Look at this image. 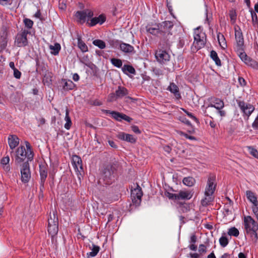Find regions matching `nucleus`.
<instances>
[{
	"instance_id": "1",
	"label": "nucleus",
	"mask_w": 258,
	"mask_h": 258,
	"mask_svg": "<svg viewBox=\"0 0 258 258\" xmlns=\"http://www.w3.org/2000/svg\"><path fill=\"white\" fill-rule=\"evenodd\" d=\"M173 26L171 21H164L154 26L148 25L146 26V30L148 33L160 38L159 47L163 49H169L173 38L172 34L170 31Z\"/></svg>"
},
{
	"instance_id": "2",
	"label": "nucleus",
	"mask_w": 258,
	"mask_h": 258,
	"mask_svg": "<svg viewBox=\"0 0 258 258\" xmlns=\"http://www.w3.org/2000/svg\"><path fill=\"white\" fill-rule=\"evenodd\" d=\"M25 143L26 149L24 146H21L18 148L16 151L15 163L17 165H21L26 162L29 163L33 159L34 154L30 143L28 141H25Z\"/></svg>"
},
{
	"instance_id": "3",
	"label": "nucleus",
	"mask_w": 258,
	"mask_h": 258,
	"mask_svg": "<svg viewBox=\"0 0 258 258\" xmlns=\"http://www.w3.org/2000/svg\"><path fill=\"white\" fill-rule=\"evenodd\" d=\"M93 12L89 9H85L82 11H77L76 17L80 21L85 22L87 18H91L90 22L88 23L90 26H94L97 24H102L106 21V17L104 14H101L98 17L92 18L93 16Z\"/></svg>"
},
{
	"instance_id": "4",
	"label": "nucleus",
	"mask_w": 258,
	"mask_h": 258,
	"mask_svg": "<svg viewBox=\"0 0 258 258\" xmlns=\"http://www.w3.org/2000/svg\"><path fill=\"white\" fill-rule=\"evenodd\" d=\"M244 227L247 234L249 235L251 241L255 243L257 242L258 236L256 233L258 230V224L251 216H247L244 217Z\"/></svg>"
},
{
	"instance_id": "5",
	"label": "nucleus",
	"mask_w": 258,
	"mask_h": 258,
	"mask_svg": "<svg viewBox=\"0 0 258 258\" xmlns=\"http://www.w3.org/2000/svg\"><path fill=\"white\" fill-rule=\"evenodd\" d=\"M116 168L114 165H107L102 170L101 178L104 181L105 184H110L114 178Z\"/></svg>"
},
{
	"instance_id": "6",
	"label": "nucleus",
	"mask_w": 258,
	"mask_h": 258,
	"mask_svg": "<svg viewBox=\"0 0 258 258\" xmlns=\"http://www.w3.org/2000/svg\"><path fill=\"white\" fill-rule=\"evenodd\" d=\"M58 220L56 214L53 212L50 214L48 219V232L53 238L58 232Z\"/></svg>"
},
{
	"instance_id": "7",
	"label": "nucleus",
	"mask_w": 258,
	"mask_h": 258,
	"mask_svg": "<svg viewBox=\"0 0 258 258\" xmlns=\"http://www.w3.org/2000/svg\"><path fill=\"white\" fill-rule=\"evenodd\" d=\"M194 44L198 49H201L205 46L206 43V35L204 33L199 32V29L197 28L195 31Z\"/></svg>"
},
{
	"instance_id": "8",
	"label": "nucleus",
	"mask_w": 258,
	"mask_h": 258,
	"mask_svg": "<svg viewBox=\"0 0 258 258\" xmlns=\"http://www.w3.org/2000/svg\"><path fill=\"white\" fill-rule=\"evenodd\" d=\"M29 32L27 30H23L17 34L15 41V44L18 47H23L27 45V35Z\"/></svg>"
},
{
	"instance_id": "9",
	"label": "nucleus",
	"mask_w": 258,
	"mask_h": 258,
	"mask_svg": "<svg viewBox=\"0 0 258 258\" xmlns=\"http://www.w3.org/2000/svg\"><path fill=\"white\" fill-rule=\"evenodd\" d=\"M216 185V175L210 174L208 178L207 185L205 193L209 195H213L215 190Z\"/></svg>"
},
{
	"instance_id": "10",
	"label": "nucleus",
	"mask_w": 258,
	"mask_h": 258,
	"mask_svg": "<svg viewBox=\"0 0 258 258\" xmlns=\"http://www.w3.org/2000/svg\"><path fill=\"white\" fill-rule=\"evenodd\" d=\"M19 166H21L22 181L24 183H27L31 178L29 164L26 162Z\"/></svg>"
},
{
	"instance_id": "11",
	"label": "nucleus",
	"mask_w": 258,
	"mask_h": 258,
	"mask_svg": "<svg viewBox=\"0 0 258 258\" xmlns=\"http://www.w3.org/2000/svg\"><path fill=\"white\" fill-rule=\"evenodd\" d=\"M143 192L141 187L137 184V187L131 190V198L133 203L136 206L140 204Z\"/></svg>"
},
{
	"instance_id": "12",
	"label": "nucleus",
	"mask_w": 258,
	"mask_h": 258,
	"mask_svg": "<svg viewBox=\"0 0 258 258\" xmlns=\"http://www.w3.org/2000/svg\"><path fill=\"white\" fill-rule=\"evenodd\" d=\"M160 48L161 49L156 52L155 56L158 61L164 63L169 60L170 55L166 52L167 49L161 48L160 47Z\"/></svg>"
},
{
	"instance_id": "13",
	"label": "nucleus",
	"mask_w": 258,
	"mask_h": 258,
	"mask_svg": "<svg viewBox=\"0 0 258 258\" xmlns=\"http://www.w3.org/2000/svg\"><path fill=\"white\" fill-rule=\"evenodd\" d=\"M236 102L242 112L248 117L254 110V107L251 104H247L243 101L236 100Z\"/></svg>"
},
{
	"instance_id": "14",
	"label": "nucleus",
	"mask_w": 258,
	"mask_h": 258,
	"mask_svg": "<svg viewBox=\"0 0 258 258\" xmlns=\"http://www.w3.org/2000/svg\"><path fill=\"white\" fill-rule=\"evenodd\" d=\"M237 27L238 29L235 28V37L236 42V50L238 48L244 47L242 33L240 28L238 26Z\"/></svg>"
},
{
	"instance_id": "15",
	"label": "nucleus",
	"mask_w": 258,
	"mask_h": 258,
	"mask_svg": "<svg viewBox=\"0 0 258 258\" xmlns=\"http://www.w3.org/2000/svg\"><path fill=\"white\" fill-rule=\"evenodd\" d=\"M213 107L217 110V112L222 117L226 115V112L222 109L224 107V103L223 100L219 98H216L213 101Z\"/></svg>"
},
{
	"instance_id": "16",
	"label": "nucleus",
	"mask_w": 258,
	"mask_h": 258,
	"mask_svg": "<svg viewBox=\"0 0 258 258\" xmlns=\"http://www.w3.org/2000/svg\"><path fill=\"white\" fill-rule=\"evenodd\" d=\"M40 190L42 191L44 188V184L46 178L47 176V171L46 167L44 165H40Z\"/></svg>"
},
{
	"instance_id": "17",
	"label": "nucleus",
	"mask_w": 258,
	"mask_h": 258,
	"mask_svg": "<svg viewBox=\"0 0 258 258\" xmlns=\"http://www.w3.org/2000/svg\"><path fill=\"white\" fill-rule=\"evenodd\" d=\"M119 48L124 53H131L135 51L134 47L132 45L122 42L119 43Z\"/></svg>"
},
{
	"instance_id": "18",
	"label": "nucleus",
	"mask_w": 258,
	"mask_h": 258,
	"mask_svg": "<svg viewBox=\"0 0 258 258\" xmlns=\"http://www.w3.org/2000/svg\"><path fill=\"white\" fill-rule=\"evenodd\" d=\"M9 145L11 149H14L19 143V139L16 135H10L8 138Z\"/></svg>"
},
{
	"instance_id": "19",
	"label": "nucleus",
	"mask_w": 258,
	"mask_h": 258,
	"mask_svg": "<svg viewBox=\"0 0 258 258\" xmlns=\"http://www.w3.org/2000/svg\"><path fill=\"white\" fill-rule=\"evenodd\" d=\"M115 95L118 99L122 98L128 94V91L126 88L122 86H118L117 89L115 91Z\"/></svg>"
},
{
	"instance_id": "20",
	"label": "nucleus",
	"mask_w": 258,
	"mask_h": 258,
	"mask_svg": "<svg viewBox=\"0 0 258 258\" xmlns=\"http://www.w3.org/2000/svg\"><path fill=\"white\" fill-rule=\"evenodd\" d=\"M236 53L242 61L246 64L250 57L244 52V47L238 48L236 50Z\"/></svg>"
},
{
	"instance_id": "21",
	"label": "nucleus",
	"mask_w": 258,
	"mask_h": 258,
	"mask_svg": "<svg viewBox=\"0 0 258 258\" xmlns=\"http://www.w3.org/2000/svg\"><path fill=\"white\" fill-rule=\"evenodd\" d=\"M167 90H169L171 93H173L176 99H178L181 98L178 87L174 83H170V85L167 88Z\"/></svg>"
},
{
	"instance_id": "22",
	"label": "nucleus",
	"mask_w": 258,
	"mask_h": 258,
	"mask_svg": "<svg viewBox=\"0 0 258 258\" xmlns=\"http://www.w3.org/2000/svg\"><path fill=\"white\" fill-rule=\"evenodd\" d=\"M72 160L75 168L78 170L79 168L82 170L83 169L82 164V161L80 157L77 155H73L72 157Z\"/></svg>"
},
{
	"instance_id": "23",
	"label": "nucleus",
	"mask_w": 258,
	"mask_h": 258,
	"mask_svg": "<svg viewBox=\"0 0 258 258\" xmlns=\"http://www.w3.org/2000/svg\"><path fill=\"white\" fill-rule=\"evenodd\" d=\"M177 200H189L191 198V195L188 191H180L178 194H176Z\"/></svg>"
},
{
	"instance_id": "24",
	"label": "nucleus",
	"mask_w": 258,
	"mask_h": 258,
	"mask_svg": "<svg viewBox=\"0 0 258 258\" xmlns=\"http://www.w3.org/2000/svg\"><path fill=\"white\" fill-rule=\"evenodd\" d=\"M246 195L248 200L252 203L253 205L258 204L257 198L254 193L250 190H247Z\"/></svg>"
},
{
	"instance_id": "25",
	"label": "nucleus",
	"mask_w": 258,
	"mask_h": 258,
	"mask_svg": "<svg viewBox=\"0 0 258 258\" xmlns=\"http://www.w3.org/2000/svg\"><path fill=\"white\" fill-rule=\"evenodd\" d=\"M205 198L204 199H203V200H202L201 204L203 206L206 207L208 205H209V204H210V203L211 202H213V201L214 200V197H212L213 195H209L206 194L205 193Z\"/></svg>"
},
{
	"instance_id": "26",
	"label": "nucleus",
	"mask_w": 258,
	"mask_h": 258,
	"mask_svg": "<svg viewBox=\"0 0 258 258\" xmlns=\"http://www.w3.org/2000/svg\"><path fill=\"white\" fill-rule=\"evenodd\" d=\"M216 112V111L214 107H213V104L209 105L208 106L205 107V109L204 110V113L205 115L209 116L211 118L212 117V116L214 115Z\"/></svg>"
},
{
	"instance_id": "27",
	"label": "nucleus",
	"mask_w": 258,
	"mask_h": 258,
	"mask_svg": "<svg viewBox=\"0 0 258 258\" xmlns=\"http://www.w3.org/2000/svg\"><path fill=\"white\" fill-rule=\"evenodd\" d=\"M217 38L220 47L223 49H225L227 47V43L223 35L219 33L217 35Z\"/></svg>"
},
{
	"instance_id": "28",
	"label": "nucleus",
	"mask_w": 258,
	"mask_h": 258,
	"mask_svg": "<svg viewBox=\"0 0 258 258\" xmlns=\"http://www.w3.org/2000/svg\"><path fill=\"white\" fill-rule=\"evenodd\" d=\"M210 56L212 59L215 61L216 65L221 66V60L219 59L217 52L214 50H212L210 53Z\"/></svg>"
},
{
	"instance_id": "29",
	"label": "nucleus",
	"mask_w": 258,
	"mask_h": 258,
	"mask_svg": "<svg viewBox=\"0 0 258 258\" xmlns=\"http://www.w3.org/2000/svg\"><path fill=\"white\" fill-rule=\"evenodd\" d=\"M62 82L63 83V88L64 90H72L74 87V84L71 80L66 81V80H62Z\"/></svg>"
},
{
	"instance_id": "30",
	"label": "nucleus",
	"mask_w": 258,
	"mask_h": 258,
	"mask_svg": "<svg viewBox=\"0 0 258 258\" xmlns=\"http://www.w3.org/2000/svg\"><path fill=\"white\" fill-rule=\"evenodd\" d=\"M122 71L125 74H127V72L132 74H136L135 69L132 66L128 64H124L122 68Z\"/></svg>"
},
{
	"instance_id": "31",
	"label": "nucleus",
	"mask_w": 258,
	"mask_h": 258,
	"mask_svg": "<svg viewBox=\"0 0 258 258\" xmlns=\"http://www.w3.org/2000/svg\"><path fill=\"white\" fill-rule=\"evenodd\" d=\"M102 111L106 113H109L111 114L112 117L115 119L117 121H120V113L114 111H110L108 110L103 109Z\"/></svg>"
},
{
	"instance_id": "32",
	"label": "nucleus",
	"mask_w": 258,
	"mask_h": 258,
	"mask_svg": "<svg viewBox=\"0 0 258 258\" xmlns=\"http://www.w3.org/2000/svg\"><path fill=\"white\" fill-rule=\"evenodd\" d=\"M182 182L185 185L188 186H191L195 184V179L193 177L189 176L184 177Z\"/></svg>"
},
{
	"instance_id": "33",
	"label": "nucleus",
	"mask_w": 258,
	"mask_h": 258,
	"mask_svg": "<svg viewBox=\"0 0 258 258\" xmlns=\"http://www.w3.org/2000/svg\"><path fill=\"white\" fill-rule=\"evenodd\" d=\"M78 46L83 52H86L88 51L87 46L82 40L80 37H78Z\"/></svg>"
},
{
	"instance_id": "34",
	"label": "nucleus",
	"mask_w": 258,
	"mask_h": 258,
	"mask_svg": "<svg viewBox=\"0 0 258 258\" xmlns=\"http://www.w3.org/2000/svg\"><path fill=\"white\" fill-rule=\"evenodd\" d=\"M179 208L180 210L183 213H186L189 211L190 209V205L185 203H179Z\"/></svg>"
},
{
	"instance_id": "35",
	"label": "nucleus",
	"mask_w": 258,
	"mask_h": 258,
	"mask_svg": "<svg viewBox=\"0 0 258 258\" xmlns=\"http://www.w3.org/2000/svg\"><path fill=\"white\" fill-rule=\"evenodd\" d=\"M99 250H100L99 246L93 244L92 248H91L92 251L90 252L89 253H88L87 254L88 256H90L91 257H94L97 254Z\"/></svg>"
},
{
	"instance_id": "36",
	"label": "nucleus",
	"mask_w": 258,
	"mask_h": 258,
	"mask_svg": "<svg viewBox=\"0 0 258 258\" xmlns=\"http://www.w3.org/2000/svg\"><path fill=\"white\" fill-rule=\"evenodd\" d=\"M65 120L66 121V123L64 124V127L67 130H69L72 125V121L69 116V110L68 109L66 110Z\"/></svg>"
},
{
	"instance_id": "37",
	"label": "nucleus",
	"mask_w": 258,
	"mask_h": 258,
	"mask_svg": "<svg viewBox=\"0 0 258 258\" xmlns=\"http://www.w3.org/2000/svg\"><path fill=\"white\" fill-rule=\"evenodd\" d=\"M50 49L53 51L51 52L54 55H57L60 49V45L59 43H55L54 45H50Z\"/></svg>"
},
{
	"instance_id": "38",
	"label": "nucleus",
	"mask_w": 258,
	"mask_h": 258,
	"mask_svg": "<svg viewBox=\"0 0 258 258\" xmlns=\"http://www.w3.org/2000/svg\"><path fill=\"white\" fill-rule=\"evenodd\" d=\"M228 234L230 236L237 237L239 234V232L237 228L233 227L228 229Z\"/></svg>"
},
{
	"instance_id": "39",
	"label": "nucleus",
	"mask_w": 258,
	"mask_h": 258,
	"mask_svg": "<svg viewBox=\"0 0 258 258\" xmlns=\"http://www.w3.org/2000/svg\"><path fill=\"white\" fill-rule=\"evenodd\" d=\"M93 44L94 45L98 46L100 49H103L106 46L105 43L103 41L100 39H96L94 40Z\"/></svg>"
},
{
	"instance_id": "40",
	"label": "nucleus",
	"mask_w": 258,
	"mask_h": 258,
	"mask_svg": "<svg viewBox=\"0 0 258 258\" xmlns=\"http://www.w3.org/2000/svg\"><path fill=\"white\" fill-rule=\"evenodd\" d=\"M110 61L113 66L117 68H120L122 65V60L120 59L113 58L111 59Z\"/></svg>"
},
{
	"instance_id": "41",
	"label": "nucleus",
	"mask_w": 258,
	"mask_h": 258,
	"mask_svg": "<svg viewBox=\"0 0 258 258\" xmlns=\"http://www.w3.org/2000/svg\"><path fill=\"white\" fill-rule=\"evenodd\" d=\"M246 64L254 69L258 70V62L251 58L249 59Z\"/></svg>"
},
{
	"instance_id": "42",
	"label": "nucleus",
	"mask_w": 258,
	"mask_h": 258,
	"mask_svg": "<svg viewBox=\"0 0 258 258\" xmlns=\"http://www.w3.org/2000/svg\"><path fill=\"white\" fill-rule=\"evenodd\" d=\"M51 74L48 72L45 74L43 77V82L44 84L47 83L49 84L51 82Z\"/></svg>"
},
{
	"instance_id": "43",
	"label": "nucleus",
	"mask_w": 258,
	"mask_h": 258,
	"mask_svg": "<svg viewBox=\"0 0 258 258\" xmlns=\"http://www.w3.org/2000/svg\"><path fill=\"white\" fill-rule=\"evenodd\" d=\"M219 242L221 246L224 247L228 244V240L225 236H222L219 239Z\"/></svg>"
},
{
	"instance_id": "44",
	"label": "nucleus",
	"mask_w": 258,
	"mask_h": 258,
	"mask_svg": "<svg viewBox=\"0 0 258 258\" xmlns=\"http://www.w3.org/2000/svg\"><path fill=\"white\" fill-rule=\"evenodd\" d=\"M24 23L25 27L28 29L31 28L33 25V22L31 20L27 18H25L24 20Z\"/></svg>"
},
{
	"instance_id": "45",
	"label": "nucleus",
	"mask_w": 258,
	"mask_h": 258,
	"mask_svg": "<svg viewBox=\"0 0 258 258\" xmlns=\"http://www.w3.org/2000/svg\"><path fill=\"white\" fill-rule=\"evenodd\" d=\"M125 141L131 143H135L136 142V139L133 135L126 134Z\"/></svg>"
},
{
	"instance_id": "46",
	"label": "nucleus",
	"mask_w": 258,
	"mask_h": 258,
	"mask_svg": "<svg viewBox=\"0 0 258 258\" xmlns=\"http://www.w3.org/2000/svg\"><path fill=\"white\" fill-rule=\"evenodd\" d=\"M117 99H118V98L115 95V92L109 94L107 97V101L109 102H112Z\"/></svg>"
},
{
	"instance_id": "47",
	"label": "nucleus",
	"mask_w": 258,
	"mask_h": 258,
	"mask_svg": "<svg viewBox=\"0 0 258 258\" xmlns=\"http://www.w3.org/2000/svg\"><path fill=\"white\" fill-rule=\"evenodd\" d=\"M250 13L252 21L253 23V25H254L257 23V16L256 13L252 9L250 10Z\"/></svg>"
},
{
	"instance_id": "48",
	"label": "nucleus",
	"mask_w": 258,
	"mask_h": 258,
	"mask_svg": "<svg viewBox=\"0 0 258 258\" xmlns=\"http://www.w3.org/2000/svg\"><path fill=\"white\" fill-rule=\"evenodd\" d=\"M229 16L231 19V23L234 24L235 22L236 19V14L234 11H230L229 13Z\"/></svg>"
},
{
	"instance_id": "49",
	"label": "nucleus",
	"mask_w": 258,
	"mask_h": 258,
	"mask_svg": "<svg viewBox=\"0 0 258 258\" xmlns=\"http://www.w3.org/2000/svg\"><path fill=\"white\" fill-rule=\"evenodd\" d=\"M165 195L170 200H177V196H176V194H172L169 192H167L166 193H165Z\"/></svg>"
},
{
	"instance_id": "50",
	"label": "nucleus",
	"mask_w": 258,
	"mask_h": 258,
	"mask_svg": "<svg viewBox=\"0 0 258 258\" xmlns=\"http://www.w3.org/2000/svg\"><path fill=\"white\" fill-rule=\"evenodd\" d=\"M249 149L250 150V154L252 156H253L255 158L258 157V152L256 149H255L251 147H249Z\"/></svg>"
},
{
	"instance_id": "51",
	"label": "nucleus",
	"mask_w": 258,
	"mask_h": 258,
	"mask_svg": "<svg viewBox=\"0 0 258 258\" xmlns=\"http://www.w3.org/2000/svg\"><path fill=\"white\" fill-rule=\"evenodd\" d=\"M153 71L154 73L156 76H158L163 75V71L161 69H158V68H154L153 70Z\"/></svg>"
},
{
	"instance_id": "52",
	"label": "nucleus",
	"mask_w": 258,
	"mask_h": 258,
	"mask_svg": "<svg viewBox=\"0 0 258 258\" xmlns=\"http://www.w3.org/2000/svg\"><path fill=\"white\" fill-rule=\"evenodd\" d=\"M14 76L17 79H20L21 76V73L17 69H15L14 70Z\"/></svg>"
},
{
	"instance_id": "53",
	"label": "nucleus",
	"mask_w": 258,
	"mask_h": 258,
	"mask_svg": "<svg viewBox=\"0 0 258 258\" xmlns=\"http://www.w3.org/2000/svg\"><path fill=\"white\" fill-rule=\"evenodd\" d=\"M179 134H180V135L184 136L186 138L190 140H196V138L195 137L191 136H189L187 134L184 133L182 132H179Z\"/></svg>"
},
{
	"instance_id": "54",
	"label": "nucleus",
	"mask_w": 258,
	"mask_h": 258,
	"mask_svg": "<svg viewBox=\"0 0 258 258\" xmlns=\"http://www.w3.org/2000/svg\"><path fill=\"white\" fill-rule=\"evenodd\" d=\"M10 158L9 156L5 157L1 160V163L3 165H7L9 163Z\"/></svg>"
},
{
	"instance_id": "55",
	"label": "nucleus",
	"mask_w": 258,
	"mask_h": 258,
	"mask_svg": "<svg viewBox=\"0 0 258 258\" xmlns=\"http://www.w3.org/2000/svg\"><path fill=\"white\" fill-rule=\"evenodd\" d=\"M126 134H125L124 133L121 132L119 133L117 135V137L120 140H124L126 137Z\"/></svg>"
},
{
	"instance_id": "56",
	"label": "nucleus",
	"mask_w": 258,
	"mask_h": 258,
	"mask_svg": "<svg viewBox=\"0 0 258 258\" xmlns=\"http://www.w3.org/2000/svg\"><path fill=\"white\" fill-rule=\"evenodd\" d=\"M12 0H0V5H11L12 4Z\"/></svg>"
},
{
	"instance_id": "57",
	"label": "nucleus",
	"mask_w": 258,
	"mask_h": 258,
	"mask_svg": "<svg viewBox=\"0 0 258 258\" xmlns=\"http://www.w3.org/2000/svg\"><path fill=\"white\" fill-rule=\"evenodd\" d=\"M120 42H119L118 40H115V41L114 40H112V41H110V45L112 46V47H116L118 45L119 46V43Z\"/></svg>"
},
{
	"instance_id": "58",
	"label": "nucleus",
	"mask_w": 258,
	"mask_h": 258,
	"mask_svg": "<svg viewBox=\"0 0 258 258\" xmlns=\"http://www.w3.org/2000/svg\"><path fill=\"white\" fill-rule=\"evenodd\" d=\"M199 251L200 253L206 252V247L204 244H200L199 246Z\"/></svg>"
},
{
	"instance_id": "59",
	"label": "nucleus",
	"mask_w": 258,
	"mask_h": 258,
	"mask_svg": "<svg viewBox=\"0 0 258 258\" xmlns=\"http://www.w3.org/2000/svg\"><path fill=\"white\" fill-rule=\"evenodd\" d=\"M252 126L254 129H258V115L252 123Z\"/></svg>"
},
{
	"instance_id": "60",
	"label": "nucleus",
	"mask_w": 258,
	"mask_h": 258,
	"mask_svg": "<svg viewBox=\"0 0 258 258\" xmlns=\"http://www.w3.org/2000/svg\"><path fill=\"white\" fill-rule=\"evenodd\" d=\"M197 237L196 235L195 234H193L190 236V242L191 243L195 244L197 242Z\"/></svg>"
},
{
	"instance_id": "61",
	"label": "nucleus",
	"mask_w": 258,
	"mask_h": 258,
	"mask_svg": "<svg viewBox=\"0 0 258 258\" xmlns=\"http://www.w3.org/2000/svg\"><path fill=\"white\" fill-rule=\"evenodd\" d=\"M132 130L134 133H135L136 134H140L141 133V131H140L139 127L136 125H133L132 126Z\"/></svg>"
},
{
	"instance_id": "62",
	"label": "nucleus",
	"mask_w": 258,
	"mask_h": 258,
	"mask_svg": "<svg viewBox=\"0 0 258 258\" xmlns=\"http://www.w3.org/2000/svg\"><path fill=\"white\" fill-rule=\"evenodd\" d=\"M238 81H239L240 85L241 86H244L246 85V82H245V80L242 77L239 78Z\"/></svg>"
},
{
	"instance_id": "63",
	"label": "nucleus",
	"mask_w": 258,
	"mask_h": 258,
	"mask_svg": "<svg viewBox=\"0 0 258 258\" xmlns=\"http://www.w3.org/2000/svg\"><path fill=\"white\" fill-rule=\"evenodd\" d=\"M185 112L186 113V114L189 116L190 118H191L192 119H193L194 120H197V118L192 114V113L186 111V110H184Z\"/></svg>"
},
{
	"instance_id": "64",
	"label": "nucleus",
	"mask_w": 258,
	"mask_h": 258,
	"mask_svg": "<svg viewBox=\"0 0 258 258\" xmlns=\"http://www.w3.org/2000/svg\"><path fill=\"white\" fill-rule=\"evenodd\" d=\"M189 248L190 250L196 251L197 249V246L194 243H191L189 246Z\"/></svg>"
}]
</instances>
